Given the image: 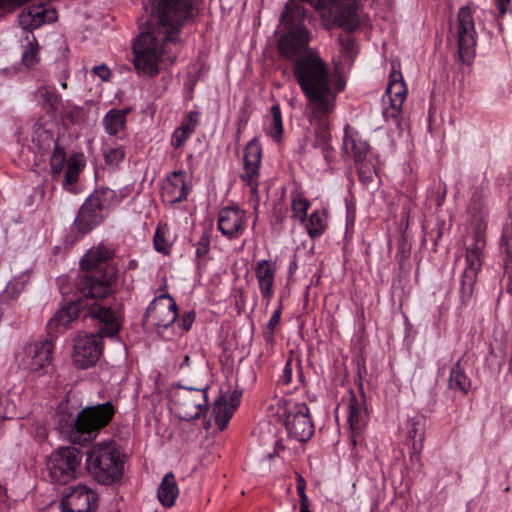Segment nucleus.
<instances>
[{
	"mask_svg": "<svg viewBox=\"0 0 512 512\" xmlns=\"http://www.w3.org/2000/svg\"><path fill=\"white\" fill-rule=\"evenodd\" d=\"M89 315L99 322L98 333H79L73 342L72 361L79 369L94 366L103 352V337L115 336L122 324L120 311L95 301L89 306Z\"/></svg>",
	"mask_w": 512,
	"mask_h": 512,
	"instance_id": "1",
	"label": "nucleus"
},
{
	"mask_svg": "<svg viewBox=\"0 0 512 512\" xmlns=\"http://www.w3.org/2000/svg\"><path fill=\"white\" fill-rule=\"evenodd\" d=\"M153 17L157 20L155 31H142L133 42L135 69L138 74L148 77L159 73V65L165 59L173 61L180 34L179 31L172 39H168L169 33L160 27L156 9Z\"/></svg>",
	"mask_w": 512,
	"mask_h": 512,
	"instance_id": "2",
	"label": "nucleus"
},
{
	"mask_svg": "<svg viewBox=\"0 0 512 512\" xmlns=\"http://www.w3.org/2000/svg\"><path fill=\"white\" fill-rule=\"evenodd\" d=\"M113 415L114 407L109 402L79 412L68 401H62L55 418L60 433L73 443H82L90 440L93 432L105 426Z\"/></svg>",
	"mask_w": 512,
	"mask_h": 512,
	"instance_id": "3",
	"label": "nucleus"
},
{
	"mask_svg": "<svg viewBox=\"0 0 512 512\" xmlns=\"http://www.w3.org/2000/svg\"><path fill=\"white\" fill-rule=\"evenodd\" d=\"M88 472L99 483L112 484L123 475V458L117 443L112 439L93 444L86 453Z\"/></svg>",
	"mask_w": 512,
	"mask_h": 512,
	"instance_id": "4",
	"label": "nucleus"
},
{
	"mask_svg": "<svg viewBox=\"0 0 512 512\" xmlns=\"http://www.w3.org/2000/svg\"><path fill=\"white\" fill-rule=\"evenodd\" d=\"M80 296L75 301H70L60 308L48 323L51 329L59 330L66 328L74 321L80 313V310L87 306L83 303V298H103L111 292L110 281L108 279L98 280L89 274L82 275L76 283Z\"/></svg>",
	"mask_w": 512,
	"mask_h": 512,
	"instance_id": "5",
	"label": "nucleus"
},
{
	"mask_svg": "<svg viewBox=\"0 0 512 512\" xmlns=\"http://www.w3.org/2000/svg\"><path fill=\"white\" fill-rule=\"evenodd\" d=\"M170 409L181 420L191 421L207 412V389L179 386L170 395Z\"/></svg>",
	"mask_w": 512,
	"mask_h": 512,
	"instance_id": "6",
	"label": "nucleus"
},
{
	"mask_svg": "<svg viewBox=\"0 0 512 512\" xmlns=\"http://www.w3.org/2000/svg\"><path fill=\"white\" fill-rule=\"evenodd\" d=\"M279 404L283 406V422L288 436L295 441L304 443L314 434V423L306 403L293 398L282 399Z\"/></svg>",
	"mask_w": 512,
	"mask_h": 512,
	"instance_id": "7",
	"label": "nucleus"
},
{
	"mask_svg": "<svg viewBox=\"0 0 512 512\" xmlns=\"http://www.w3.org/2000/svg\"><path fill=\"white\" fill-rule=\"evenodd\" d=\"M177 319V305L168 294L154 298L145 313V321L154 326L156 333L164 340L171 341L174 334L171 326Z\"/></svg>",
	"mask_w": 512,
	"mask_h": 512,
	"instance_id": "8",
	"label": "nucleus"
},
{
	"mask_svg": "<svg viewBox=\"0 0 512 512\" xmlns=\"http://www.w3.org/2000/svg\"><path fill=\"white\" fill-rule=\"evenodd\" d=\"M486 229V224L481 221L476 226L475 241L471 244L465 254V268L462 274L461 281V297L464 301L471 298L474 285L477 281L478 273L482 267V250L485 247V239L483 233Z\"/></svg>",
	"mask_w": 512,
	"mask_h": 512,
	"instance_id": "9",
	"label": "nucleus"
},
{
	"mask_svg": "<svg viewBox=\"0 0 512 512\" xmlns=\"http://www.w3.org/2000/svg\"><path fill=\"white\" fill-rule=\"evenodd\" d=\"M192 0H159L155 7L160 27L169 33L168 39L181 31L192 15Z\"/></svg>",
	"mask_w": 512,
	"mask_h": 512,
	"instance_id": "10",
	"label": "nucleus"
},
{
	"mask_svg": "<svg viewBox=\"0 0 512 512\" xmlns=\"http://www.w3.org/2000/svg\"><path fill=\"white\" fill-rule=\"evenodd\" d=\"M81 452L75 447L60 448L47 461L49 477L53 482L66 484L77 477L81 464Z\"/></svg>",
	"mask_w": 512,
	"mask_h": 512,
	"instance_id": "11",
	"label": "nucleus"
},
{
	"mask_svg": "<svg viewBox=\"0 0 512 512\" xmlns=\"http://www.w3.org/2000/svg\"><path fill=\"white\" fill-rule=\"evenodd\" d=\"M450 41L457 44L459 58L462 62H469L474 57L476 31L472 12L469 7L460 8L457 22L451 28Z\"/></svg>",
	"mask_w": 512,
	"mask_h": 512,
	"instance_id": "12",
	"label": "nucleus"
},
{
	"mask_svg": "<svg viewBox=\"0 0 512 512\" xmlns=\"http://www.w3.org/2000/svg\"><path fill=\"white\" fill-rule=\"evenodd\" d=\"M406 96L407 87L404 82L403 75L399 70V66L393 63L389 75L388 86L382 96V114L386 122L392 121L397 123V118L402 111Z\"/></svg>",
	"mask_w": 512,
	"mask_h": 512,
	"instance_id": "13",
	"label": "nucleus"
},
{
	"mask_svg": "<svg viewBox=\"0 0 512 512\" xmlns=\"http://www.w3.org/2000/svg\"><path fill=\"white\" fill-rule=\"evenodd\" d=\"M53 343L50 340L29 343L16 354V362L19 368L38 372L51 364Z\"/></svg>",
	"mask_w": 512,
	"mask_h": 512,
	"instance_id": "14",
	"label": "nucleus"
},
{
	"mask_svg": "<svg viewBox=\"0 0 512 512\" xmlns=\"http://www.w3.org/2000/svg\"><path fill=\"white\" fill-rule=\"evenodd\" d=\"M369 151L370 146L367 140L357 130L350 125H346L344 127L342 152L354 160L361 179L370 177V169L366 167L365 163Z\"/></svg>",
	"mask_w": 512,
	"mask_h": 512,
	"instance_id": "15",
	"label": "nucleus"
},
{
	"mask_svg": "<svg viewBox=\"0 0 512 512\" xmlns=\"http://www.w3.org/2000/svg\"><path fill=\"white\" fill-rule=\"evenodd\" d=\"M262 162V147L259 141L254 138L249 141L244 150V167L240 177L249 186L251 200L258 203V185L260 178V166Z\"/></svg>",
	"mask_w": 512,
	"mask_h": 512,
	"instance_id": "16",
	"label": "nucleus"
},
{
	"mask_svg": "<svg viewBox=\"0 0 512 512\" xmlns=\"http://www.w3.org/2000/svg\"><path fill=\"white\" fill-rule=\"evenodd\" d=\"M247 213L239 206H227L219 211L217 228L229 240L239 238L247 226Z\"/></svg>",
	"mask_w": 512,
	"mask_h": 512,
	"instance_id": "17",
	"label": "nucleus"
},
{
	"mask_svg": "<svg viewBox=\"0 0 512 512\" xmlns=\"http://www.w3.org/2000/svg\"><path fill=\"white\" fill-rule=\"evenodd\" d=\"M57 19V11L51 5L41 3L24 9L18 17V22L26 33H32L44 24L56 22Z\"/></svg>",
	"mask_w": 512,
	"mask_h": 512,
	"instance_id": "18",
	"label": "nucleus"
},
{
	"mask_svg": "<svg viewBox=\"0 0 512 512\" xmlns=\"http://www.w3.org/2000/svg\"><path fill=\"white\" fill-rule=\"evenodd\" d=\"M104 207L99 204L96 196L92 194L82 204L74 221L73 229L81 235H85L98 226L104 218Z\"/></svg>",
	"mask_w": 512,
	"mask_h": 512,
	"instance_id": "19",
	"label": "nucleus"
},
{
	"mask_svg": "<svg viewBox=\"0 0 512 512\" xmlns=\"http://www.w3.org/2000/svg\"><path fill=\"white\" fill-rule=\"evenodd\" d=\"M191 189V176L183 170L174 171L163 182L161 197L168 204L187 198Z\"/></svg>",
	"mask_w": 512,
	"mask_h": 512,
	"instance_id": "20",
	"label": "nucleus"
},
{
	"mask_svg": "<svg viewBox=\"0 0 512 512\" xmlns=\"http://www.w3.org/2000/svg\"><path fill=\"white\" fill-rule=\"evenodd\" d=\"M97 499L96 492L87 486H76L62 499V512H90Z\"/></svg>",
	"mask_w": 512,
	"mask_h": 512,
	"instance_id": "21",
	"label": "nucleus"
},
{
	"mask_svg": "<svg viewBox=\"0 0 512 512\" xmlns=\"http://www.w3.org/2000/svg\"><path fill=\"white\" fill-rule=\"evenodd\" d=\"M255 277L263 299L270 301L274 295V284L277 273L276 261L262 259L256 262Z\"/></svg>",
	"mask_w": 512,
	"mask_h": 512,
	"instance_id": "22",
	"label": "nucleus"
},
{
	"mask_svg": "<svg viewBox=\"0 0 512 512\" xmlns=\"http://www.w3.org/2000/svg\"><path fill=\"white\" fill-rule=\"evenodd\" d=\"M347 413L348 422L352 431V440L356 443V436L366 425L368 419L364 396L358 398L354 394H351L349 397Z\"/></svg>",
	"mask_w": 512,
	"mask_h": 512,
	"instance_id": "23",
	"label": "nucleus"
},
{
	"mask_svg": "<svg viewBox=\"0 0 512 512\" xmlns=\"http://www.w3.org/2000/svg\"><path fill=\"white\" fill-rule=\"evenodd\" d=\"M130 108L110 109L102 119V126L106 134L116 136L126 129L127 115Z\"/></svg>",
	"mask_w": 512,
	"mask_h": 512,
	"instance_id": "24",
	"label": "nucleus"
},
{
	"mask_svg": "<svg viewBox=\"0 0 512 512\" xmlns=\"http://www.w3.org/2000/svg\"><path fill=\"white\" fill-rule=\"evenodd\" d=\"M199 123V114L196 111H190L183 119L181 125L175 129L171 138V145L175 148L182 147L185 142L195 132Z\"/></svg>",
	"mask_w": 512,
	"mask_h": 512,
	"instance_id": "25",
	"label": "nucleus"
},
{
	"mask_svg": "<svg viewBox=\"0 0 512 512\" xmlns=\"http://www.w3.org/2000/svg\"><path fill=\"white\" fill-rule=\"evenodd\" d=\"M36 103L48 114L54 115L59 111L61 96L56 93L53 87L40 86L33 93Z\"/></svg>",
	"mask_w": 512,
	"mask_h": 512,
	"instance_id": "26",
	"label": "nucleus"
},
{
	"mask_svg": "<svg viewBox=\"0 0 512 512\" xmlns=\"http://www.w3.org/2000/svg\"><path fill=\"white\" fill-rule=\"evenodd\" d=\"M178 495L179 488L175 475L169 472L162 478L158 486L157 498L164 507L170 508L175 504Z\"/></svg>",
	"mask_w": 512,
	"mask_h": 512,
	"instance_id": "27",
	"label": "nucleus"
},
{
	"mask_svg": "<svg viewBox=\"0 0 512 512\" xmlns=\"http://www.w3.org/2000/svg\"><path fill=\"white\" fill-rule=\"evenodd\" d=\"M131 186L126 185L118 190L110 188H100L92 193V196H96L99 200V204L108 209L120 204L124 199L128 198L131 194Z\"/></svg>",
	"mask_w": 512,
	"mask_h": 512,
	"instance_id": "28",
	"label": "nucleus"
},
{
	"mask_svg": "<svg viewBox=\"0 0 512 512\" xmlns=\"http://www.w3.org/2000/svg\"><path fill=\"white\" fill-rule=\"evenodd\" d=\"M283 130L280 106L275 104L271 107L270 114L264 120V131L271 139L280 142Z\"/></svg>",
	"mask_w": 512,
	"mask_h": 512,
	"instance_id": "29",
	"label": "nucleus"
},
{
	"mask_svg": "<svg viewBox=\"0 0 512 512\" xmlns=\"http://www.w3.org/2000/svg\"><path fill=\"white\" fill-rule=\"evenodd\" d=\"M28 282V272H23L15 276L12 280H10L7 283L4 290L0 293V301L2 303H9L10 301L18 299V297L23 292Z\"/></svg>",
	"mask_w": 512,
	"mask_h": 512,
	"instance_id": "30",
	"label": "nucleus"
},
{
	"mask_svg": "<svg viewBox=\"0 0 512 512\" xmlns=\"http://www.w3.org/2000/svg\"><path fill=\"white\" fill-rule=\"evenodd\" d=\"M306 231L310 238L320 237L326 230L328 224L327 213L324 209L314 210L305 222Z\"/></svg>",
	"mask_w": 512,
	"mask_h": 512,
	"instance_id": "31",
	"label": "nucleus"
},
{
	"mask_svg": "<svg viewBox=\"0 0 512 512\" xmlns=\"http://www.w3.org/2000/svg\"><path fill=\"white\" fill-rule=\"evenodd\" d=\"M110 257L111 251L103 245L92 247L80 260V266L82 269L87 271L93 270L96 269L102 262L107 261Z\"/></svg>",
	"mask_w": 512,
	"mask_h": 512,
	"instance_id": "32",
	"label": "nucleus"
},
{
	"mask_svg": "<svg viewBox=\"0 0 512 512\" xmlns=\"http://www.w3.org/2000/svg\"><path fill=\"white\" fill-rule=\"evenodd\" d=\"M24 51L22 53V62L27 68L34 67L38 61L39 44L33 33H26L23 37Z\"/></svg>",
	"mask_w": 512,
	"mask_h": 512,
	"instance_id": "33",
	"label": "nucleus"
},
{
	"mask_svg": "<svg viewBox=\"0 0 512 512\" xmlns=\"http://www.w3.org/2000/svg\"><path fill=\"white\" fill-rule=\"evenodd\" d=\"M234 412L235 410L228 405V401L224 397H220L215 401L213 405V415L220 430L226 428Z\"/></svg>",
	"mask_w": 512,
	"mask_h": 512,
	"instance_id": "34",
	"label": "nucleus"
},
{
	"mask_svg": "<svg viewBox=\"0 0 512 512\" xmlns=\"http://www.w3.org/2000/svg\"><path fill=\"white\" fill-rule=\"evenodd\" d=\"M85 162L82 156L74 155L68 159L67 170L64 177V187L72 186L77 182L80 171L84 168Z\"/></svg>",
	"mask_w": 512,
	"mask_h": 512,
	"instance_id": "35",
	"label": "nucleus"
},
{
	"mask_svg": "<svg viewBox=\"0 0 512 512\" xmlns=\"http://www.w3.org/2000/svg\"><path fill=\"white\" fill-rule=\"evenodd\" d=\"M339 51L341 54L339 63L351 65L357 54V49L354 40L348 34L339 39Z\"/></svg>",
	"mask_w": 512,
	"mask_h": 512,
	"instance_id": "36",
	"label": "nucleus"
},
{
	"mask_svg": "<svg viewBox=\"0 0 512 512\" xmlns=\"http://www.w3.org/2000/svg\"><path fill=\"white\" fill-rule=\"evenodd\" d=\"M409 440L412 442L411 458H419L423 449L424 432L417 421H412L407 432Z\"/></svg>",
	"mask_w": 512,
	"mask_h": 512,
	"instance_id": "37",
	"label": "nucleus"
},
{
	"mask_svg": "<svg viewBox=\"0 0 512 512\" xmlns=\"http://www.w3.org/2000/svg\"><path fill=\"white\" fill-rule=\"evenodd\" d=\"M153 244L156 251L162 254L169 253L172 246V240L170 230L166 225L157 227L153 238Z\"/></svg>",
	"mask_w": 512,
	"mask_h": 512,
	"instance_id": "38",
	"label": "nucleus"
},
{
	"mask_svg": "<svg viewBox=\"0 0 512 512\" xmlns=\"http://www.w3.org/2000/svg\"><path fill=\"white\" fill-rule=\"evenodd\" d=\"M501 246L503 250V267L509 284H512V235L502 236Z\"/></svg>",
	"mask_w": 512,
	"mask_h": 512,
	"instance_id": "39",
	"label": "nucleus"
},
{
	"mask_svg": "<svg viewBox=\"0 0 512 512\" xmlns=\"http://www.w3.org/2000/svg\"><path fill=\"white\" fill-rule=\"evenodd\" d=\"M449 385L452 389L467 392L470 388V381L462 371L459 364L453 366L450 372Z\"/></svg>",
	"mask_w": 512,
	"mask_h": 512,
	"instance_id": "40",
	"label": "nucleus"
},
{
	"mask_svg": "<svg viewBox=\"0 0 512 512\" xmlns=\"http://www.w3.org/2000/svg\"><path fill=\"white\" fill-rule=\"evenodd\" d=\"M103 154L105 163L115 169L125 159V148L122 145L107 146Z\"/></svg>",
	"mask_w": 512,
	"mask_h": 512,
	"instance_id": "41",
	"label": "nucleus"
},
{
	"mask_svg": "<svg viewBox=\"0 0 512 512\" xmlns=\"http://www.w3.org/2000/svg\"><path fill=\"white\" fill-rule=\"evenodd\" d=\"M310 201L302 194L293 195L292 198V212L293 217L304 223L307 217L308 209L310 208Z\"/></svg>",
	"mask_w": 512,
	"mask_h": 512,
	"instance_id": "42",
	"label": "nucleus"
},
{
	"mask_svg": "<svg viewBox=\"0 0 512 512\" xmlns=\"http://www.w3.org/2000/svg\"><path fill=\"white\" fill-rule=\"evenodd\" d=\"M65 162H66V154H65L64 150H62L58 146H56L52 153L51 160H50L52 173L56 174V175L60 174L64 167Z\"/></svg>",
	"mask_w": 512,
	"mask_h": 512,
	"instance_id": "43",
	"label": "nucleus"
},
{
	"mask_svg": "<svg viewBox=\"0 0 512 512\" xmlns=\"http://www.w3.org/2000/svg\"><path fill=\"white\" fill-rule=\"evenodd\" d=\"M194 320H195V315L193 312L185 313L177 322V327L180 331L175 332L174 328L171 327V332H173V334H174V339L176 337L182 335V333L189 331Z\"/></svg>",
	"mask_w": 512,
	"mask_h": 512,
	"instance_id": "44",
	"label": "nucleus"
},
{
	"mask_svg": "<svg viewBox=\"0 0 512 512\" xmlns=\"http://www.w3.org/2000/svg\"><path fill=\"white\" fill-rule=\"evenodd\" d=\"M91 72L93 75L99 77L101 81H108L111 76L110 69L104 64L94 66Z\"/></svg>",
	"mask_w": 512,
	"mask_h": 512,
	"instance_id": "45",
	"label": "nucleus"
},
{
	"mask_svg": "<svg viewBox=\"0 0 512 512\" xmlns=\"http://www.w3.org/2000/svg\"><path fill=\"white\" fill-rule=\"evenodd\" d=\"M292 375H293V364H292V360L288 359L285 363L282 375L280 377V381L283 384H289L292 380Z\"/></svg>",
	"mask_w": 512,
	"mask_h": 512,
	"instance_id": "46",
	"label": "nucleus"
},
{
	"mask_svg": "<svg viewBox=\"0 0 512 512\" xmlns=\"http://www.w3.org/2000/svg\"><path fill=\"white\" fill-rule=\"evenodd\" d=\"M281 319V309H276L273 314L271 315L268 323H267V329L270 331V335L273 334V331L275 327L279 324Z\"/></svg>",
	"mask_w": 512,
	"mask_h": 512,
	"instance_id": "47",
	"label": "nucleus"
},
{
	"mask_svg": "<svg viewBox=\"0 0 512 512\" xmlns=\"http://www.w3.org/2000/svg\"><path fill=\"white\" fill-rule=\"evenodd\" d=\"M296 488H297V493L300 497V501L308 502V497L305 492L306 482L302 476L297 477Z\"/></svg>",
	"mask_w": 512,
	"mask_h": 512,
	"instance_id": "48",
	"label": "nucleus"
},
{
	"mask_svg": "<svg viewBox=\"0 0 512 512\" xmlns=\"http://www.w3.org/2000/svg\"><path fill=\"white\" fill-rule=\"evenodd\" d=\"M27 1L28 0H0V9L11 10Z\"/></svg>",
	"mask_w": 512,
	"mask_h": 512,
	"instance_id": "49",
	"label": "nucleus"
},
{
	"mask_svg": "<svg viewBox=\"0 0 512 512\" xmlns=\"http://www.w3.org/2000/svg\"><path fill=\"white\" fill-rule=\"evenodd\" d=\"M240 399L241 393H239L238 391H234L229 397L228 405H230V407H233V409L236 411L237 407L240 404Z\"/></svg>",
	"mask_w": 512,
	"mask_h": 512,
	"instance_id": "50",
	"label": "nucleus"
},
{
	"mask_svg": "<svg viewBox=\"0 0 512 512\" xmlns=\"http://www.w3.org/2000/svg\"><path fill=\"white\" fill-rule=\"evenodd\" d=\"M511 0H496L498 9L501 14H505L508 11V4Z\"/></svg>",
	"mask_w": 512,
	"mask_h": 512,
	"instance_id": "51",
	"label": "nucleus"
},
{
	"mask_svg": "<svg viewBox=\"0 0 512 512\" xmlns=\"http://www.w3.org/2000/svg\"><path fill=\"white\" fill-rule=\"evenodd\" d=\"M189 362H190V357L188 355H184L181 362L176 364L177 369L183 370L185 367L189 366Z\"/></svg>",
	"mask_w": 512,
	"mask_h": 512,
	"instance_id": "52",
	"label": "nucleus"
},
{
	"mask_svg": "<svg viewBox=\"0 0 512 512\" xmlns=\"http://www.w3.org/2000/svg\"><path fill=\"white\" fill-rule=\"evenodd\" d=\"M208 251V243H199V246L196 250V254L198 257L204 255Z\"/></svg>",
	"mask_w": 512,
	"mask_h": 512,
	"instance_id": "53",
	"label": "nucleus"
},
{
	"mask_svg": "<svg viewBox=\"0 0 512 512\" xmlns=\"http://www.w3.org/2000/svg\"><path fill=\"white\" fill-rule=\"evenodd\" d=\"M266 428L268 434L270 436H272V429H271V425L269 423H266L264 425H260L257 430L259 431V433H261L264 429Z\"/></svg>",
	"mask_w": 512,
	"mask_h": 512,
	"instance_id": "54",
	"label": "nucleus"
},
{
	"mask_svg": "<svg viewBox=\"0 0 512 512\" xmlns=\"http://www.w3.org/2000/svg\"><path fill=\"white\" fill-rule=\"evenodd\" d=\"M300 512H310L308 508V502L300 501Z\"/></svg>",
	"mask_w": 512,
	"mask_h": 512,
	"instance_id": "55",
	"label": "nucleus"
},
{
	"mask_svg": "<svg viewBox=\"0 0 512 512\" xmlns=\"http://www.w3.org/2000/svg\"><path fill=\"white\" fill-rule=\"evenodd\" d=\"M274 443L276 445V450L277 451H279L281 449H284V446L279 441H275Z\"/></svg>",
	"mask_w": 512,
	"mask_h": 512,
	"instance_id": "56",
	"label": "nucleus"
},
{
	"mask_svg": "<svg viewBox=\"0 0 512 512\" xmlns=\"http://www.w3.org/2000/svg\"><path fill=\"white\" fill-rule=\"evenodd\" d=\"M60 85L63 89H66L67 88V82H66V79H63L60 81Z\"/></svg>",
	"mask_w": 512,
	"mask_h": 512,
	"instance_id": "57",
	"label": "nucleus"
},
{
	"mask_svg": "<svg viewBox=\"0 0 512 512\" xmlns=\"http://www.w3.org/2000/svg\"><path fill=\"white\" fill-rule=\"evenodd\" d=\"M322 137H323L324 141L326 142L328 140V138H329L328 132L324 131Z\"/></svg>",
	"mask_w": 512,
	"mask_h": 512,
	"instance_id": "58",
	"label": "nucleus"
}]
</instances>
